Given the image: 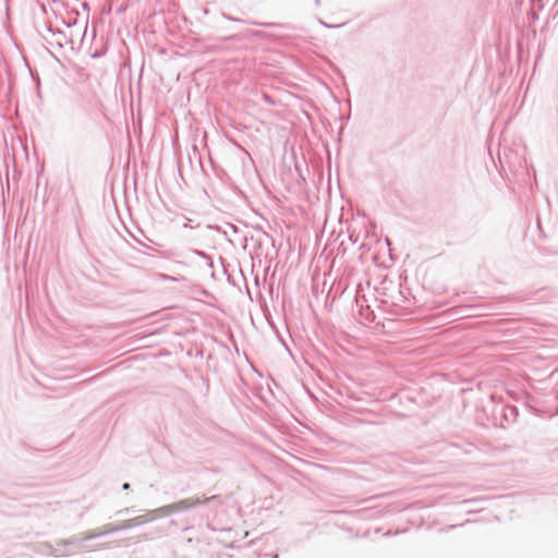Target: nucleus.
I'll return each mask as SVG.
<instances>
[{"instance_id": "obj_8", "label": "nucleus", "mask_w": 558, "mask_h": 558, "mask_svg": "<svg viewBox=\"0 0 558 558\" xmlns=\"http://www.w3.org/2000/svg\"><path fill=\"white\" fill-rule=\"evenodd\" d=\"M229 20H232V21H235V22H239L240 20L239 19H233V17H228Z\"/></svg>"}, {"instance_id": "obj_6", "label": "nucleus", "mask_w": 558, "mask_h": 558, "mask_svg": "<svg viewBox=\"0 0 558 558\" xmlns=\"http://www.w3.org/2000/svg\"><path fill=\"white\" fill-rule=\"evenodd\" d=\"M129 511H130V509L125 508L124 510L119 511V513L129 512Z\"/></svg>"}, {"instance_id": "obj_9", "label": "nucleus", "mask_w": 558, "mask_h": 558, "mask_svg": "<svg viewBox=\"0 0 558 558\" xmlns=\"http://www.w3.org/2000/svg\"><path fill=\"white\" fill-rule=\"evenodd\" d=\"M267 26H278L277 24H274V23H270V24H266Z\"/></svg>"}, {"instance_id": "obj_2", "label": "nucleus", "mask_w": 558, "mask_h": 558, "mask_svg": "<svg viewBox=\"0 0 558 558\" xmlns=\"http://www.w3.org/2000/svg\"><path fill=\"white\" fill-rule=\"evenodd\" d=\"M218 499H219V496H217V495H214L210 497L185 498V499H181L177 502L171 504V508H172L173 513L180 512V511H186V510H190L198 505H206V504L213 502Z\"/></svg>"}, {"instance_id": "obj_7", "label": "nucleus", "mask_w": 558, "mask_h": 558, "mask_svg": "<svg viewBox=\"0 0 558 558\" xmlns=\"http://www.w3.org/2000/svg\"><path fill=\"white\" fill-rule=\"evenodd\" d=\"M144 247L148 248V250H153L151 247H149L147 244H144V243H141Z\"/></svg>"}, {"instance_id": "obj_4", "label": "nucleus", "mask_w": 558, "mask_h": 558, "mask_svg": "<svg viewBox=\"0 0 558 558\" xmlns=\"http://www.w3.org/2000/svg\"><path fill=\"white\" fill-rule=\"evenodd\" d=\"M130 488H131V485H130L129 483H124V484L122 485V489H123V490H129Z\"/></svg>"}, {"instance_id": "obj_1", "label": "nucleus", "mask_w": 558, "mask_h": 558, "mask_svg": "<svg viewBox=\"0 0 558 558\" xmlns=\"http://www.w3.org/2000/svg\"><path fill=\"white\" fill-rule=\"evenodd\" d=\"M150 521H151V518H148V515H146V513H145V514L137 515V517L129 519V520H124L120 524H117V525L107 524L102 527V530L90 531V532L85 533L84 536H81V537L73 536L69 539L61 541V543H60L61 545H63L64 547H70L69 549H66L64 551H58L57 549H53L49 545H45V546L50 549V551H49L50 555H56V556L76 555L78 553V550L84 549L86 547L85 543L89 539H93L97 536L112 533L116 531L132 529V527L142 525V524L148 523Z\"/></svg>"}, {"instance_id": "obj_5", "label": "nucleus", "mask_w": 558, "mask_h": 558, "mask_svg": "<svg viewBox=\"0 0 558 558\" xmlns=\"http://www.w3.org/2000/svg\"><path fill=\"white\" fill-rule=\"evenodd\" d=\"M191 221H192L191 219H186V222L184 223V227H185V228H187V227H192V226H191Z\"/></svg>"}, {"instance_id": "obj_3", "label": "nucleus", "mask_w": 558, "mask_h": 558, "mask_svg": "<svg viewBox=\"0 0 558 558\" xmlns=\"http://www.w3.org/2000/svg\"><path fill=\"white\" fill-rule=\"evenodd\" d=\"M171 513H173V511H172L171 504H170V505H166V506L159 507V508L154 509V510H148L146 512V515H148V518H151V521H153L156 518L166 517V515H169Z\"/></svg>"}]
</instances>
